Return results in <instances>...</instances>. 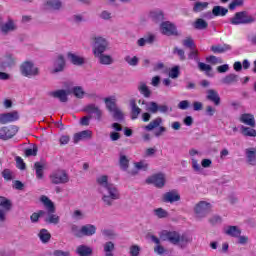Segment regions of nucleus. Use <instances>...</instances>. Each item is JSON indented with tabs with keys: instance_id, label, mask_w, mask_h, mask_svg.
<instances>
[{
	"instance_id": "obj_1",
	"label": "nucleus",
	"mask_w": 256,
	"mask_h": 256,
	"mask_svg": "<svg viewBox=\"0 0 256 256\" xmlns=\"http://www.w3.org/2000/svg\"><path fill=\"white\" fill-rule=\"evenodd\" d=\"M96 183L100 186V193L102 195V201L108 207L113 205V201H117L119 199L120 194L119 190L115 185L109 183V176L102 175L96 179Z\"/></svg>"
},
{
	"instance_id": "obj_27",
	"label": "nucleus",
	"mask_w": 256,
	"mask_h": 256,
	"mask_svg": "<svg viewBox=\"0 0 256 256\" xmlns=\"http://www.w3.org/2000/svg\"><path fill=\"white\" fill-rule=\"evenodd\" d=\"M98 59L100 65H113V57L111 55L99 54L94 56Z\"/></svg>"
},
{
	"instance_id": "obj_62",
	"label": "nucleus",
	"mask_w": 256,
	"mask_h": 256,
	"mask_svg": "<svg viewBox=\"0 0 256 256\" xmlns=\"http://www.w3.org/2000/svg\"><path fill=\"white\" fill-rule=\"evenodd\" d=\"M71 232L73 233V235H75V237H81V230H79V226L72 224L71 226Z\"/></svg>"
},
{
	"instance_id": "obj_10",
	"label": "nucleus",
	"mask_w": 256,
	"mask_h": 256,
	"mask_svg": "<svg viewBox=\"0 0 256 256\" xmlns=\"http://www.w3.org/2000/svg\"><path fill=\"white\" fill-rule=\"evenodd\" d=\"M146 183H152L154 187L163 189L165 187V174H155L146 180Z\"/></svg>"
},
{
	"instance_id": "obj_38",
	"label": "nucleus",
	"mask_w": 256,
	"mask_h": 256,
	"mask_svg": "<svg viewBox=\"0 0 256 256\" xmlns=\"http://www.w3.org/2000/svg\"><path fill=\"white\" fill-rule=\"evenodd\" d=\"M34 169L36 171L37 179H43V171L45 169V164L41 162H35Z\"/></svg>"
},
{
	"instance_id": "obj_24",
	"label": "nucleus",
	"mask_w": 256,
	"mask_h": 256,
	"mask_svg": "<svg viewBox=\"0 0 256 256\" xmlns=\"http://www.w3.org/2000/svg\"><path fill=\"white\" fill-rule=\"evenodd\" d=\"M130 107H131L130 117L133 121H135V119H138L139 115H141V108L137 106V102H135V100L130 101Z\"/></svg>"
},
{
	"instance_id": "obj_46",
	"label": "nucleus",
	"mask_w": 256,
	"mask_h": 256,
	"mask_svg": "<svg viewBox=\"0 0 256 256\" xmlns=\"http://www.w3.org/2000/svg\"><path fill=\"white\" fill-rule=\"evenodd\" d=\"M72 93L77 97V99H83V96L85 95V91H83V87L81 86H75L72 89Z\"/></svg>"
},
{
	"instance_id": "obj_34",
	"label": "nucleus",
	"mask_w": 256,
	"mask_h": 256,
	"mask_svg": "<svg viewBox=\"0 0 256 256\" xmlns=\"http://www.w3.org/2000/svg\"><path fill=\"white\" fill-rule=\"evenodd\" d=\"M129 161L130 160L127 156H125L123 153H120L119 165L122 171H127V169H129Z\"/></svg>"
},
{
	"instance_id": "obj_7",
	"label": "nucleus",
	"mask_w": 256,
	"mask_h": 256,
	"mask_svg": "<svg viewBox=\"0 0 256 256\" xmlns=\"http://www.w3.org/2000/svg\"><path fill=\"white\" fill-rule=\"evenodd\" d=\"M11 207H13L11 200L0 196V225L7 221V213L11 211Z\"/></svg>"
},
{
	"instance_id": "obj_15",
	"label": "nucleus",
	"mask_w": 256,
	"mask_h": 256,
	"mask_svg": "<svg viewBox=\"0 0 256 256\" xmlns=\"http://www.w3.org/2000/svg\"><path fill=\"white\" fill-rule=\"evenodd\" d=\"M13 31H17V24L11 18H8L6 22H4L2 26L1 33L3 35H9V33H13Z\"/></svg>"
},
{
	"instance_id": "obj_28",
	"label": "nucleus",
	"mask_w": 256,
	"mask_h": 256,
	"mask_svg": "<svg viewBox=\"0 0 256 256\" xmlns=\"http://www.w3.org/2000/svg\"><path fill=\"white\" fill-rule=\"evenodd\" d=\"M211 51L214 53H227V51H231V45L229 44H217L211 46Z\"/></svg>"
},
{
	"instance_id": "obj_3",
	"label": "nucleus",
	"mask_w": 256,
	"mask_h": 256,
	"mask_svg": "<svg viewBox=\"0 0 256 256\" xmlns=\"http://www.w3.org/2000/svg\"><path fill=\"white\" fill-rule=\"evenodd\" d=\"M40 201L46 207V210L49 214V217L45 218V222L52 225H58L60 218L58 215L53 214L55 213V204L53 203V201H51V199H49V197L45 195L41 196Z\"/></svg>"
},
{
	"instance_id": "obj_49",
	"label": "nucleus",
	"mask_w": 256,
	"mask_h": 256,
	"mask_svg": "<svg viewBox=\"0 0 256 256\" xmlns=\"http://www.w3.org/2000/svg\"><path fill=\"white\" fill-rule=\"evenodd\" d=\"M206 61L208 63H211L212 65H219L221 63H223V59L218 58L217 56H209L206 58Z\"/></svg>"
},
{
	"instance_id": "obj_60",
	"label": "nucleus",
	"mask_w": 256,
	"mask_h": 256,
	"mask_svg": "<svg viewBox=\"0 0 256 256\" xmlns=\"http://www.w3.org/2000/svg\"><path fill=\"white\" fill-rule=\"evenodd\" d=\"M151 17L154 19V21H163V12H151Z\"/></svg>"
},
{
	"instance_id": "obj_9",
	"label": "nucleus",
	"mask_w": 256,
	"mask_h": 256,
	"mask_svg": "<svg viewBox=\"0 0 256 256\" xmlns=\"http://www.w3.org/2000/svg\"><path fill=\"white\" fill-rule=\"evenodd\" d=\"M194 211L198 219H203V217H207V215L211 213V204L205 201H201L196 205Z\"/></svg>"
},
{
	"instance_id": "obj_36",
	"label": "nucleus",
	"mask_w": 256,
	"mask_h": 256,
	"mask_svg": "<svg viewBox=\"0 0 256 256\" xmlns=\"http://www.w3.org/2000/svg\"><path fill=\"white\" fill-rule=\"evenodd\" d=\"M38 237L42 243H49V241H51V233H49L47 229H41Z\"/></svg>"
},
{
	"instance_id": "obj_26",
	"label": "nucleus",
	"mask_w": 256,
	"mask_h": 256,
	"mask_svg": "<svg viewBox=\"0 0 256 256\" xmlns=\"http://www.w3.org/2000/svg\"><path fill=\"white\" fill-rule=\"evenodd\" d=\"M67 57H68L70 63H72L73 65H84V63H85V58L78 56L74 53L69 52L67 54Z\"/></svg>"
},
{
	"instance_id": "obj_58",
	"label": "nucleus",
	"mask_w": 256,
	"mask_h": 256,
	"mask_svg": "<svg viewBox=\"0 0 256 256\" xmlns=\"http://www.w3.org/2000/svg\"><path fill=\"white\" fill-rule=\"evenodd\" d=\"M73 219L76 221H81V219H85V214L81 210H75L72 214Z\"/></svg>"
},
{
	"instance_id": "obj_39",
	"label": "nucleus",
	"mask_w": 256,
	"mask_h": 256,
	"mask_svg": "<svg viewBox=\"0 0 256 256\" xmlns=\"http://www.w3.org/2000/svg\"><path fill=\"white\" fill-rule=\"evenodd\" d=\"M198 69L200 71H204L207 77H213V74H211V71H213L211 65L205 64L203 62H198Z\"/></svg>"
},
{
	"instance_id": "obj_40",
	"label": "nucleus",
	"mask_w": 256,
	"mask_h": 256,
	"mask_svg": "<svg viewBox=\"0 0 256 256\" xmlns=\"http://www.w3.org/2000/svg\"><path fill=\"white\" fill-rule=\"evenodd\" d=\"M146 111H148L149 113L155 114V113H159V104H157V102H148L146 103Z\"/></svg>"
},
{
	"instance_id": "obj_48",
	"label": "nucleus",
	"mask_w": 256,
	"mask_h": 256,
	"mask_svg": "<svg viewBox=\"0 0 256 256\" xmlns=\"http://www.w3.org/2000/svg\"><path fill=\"white\" fill-rule=\"evenodd\" d=\"M130 256H139L141 255V247L139 245H132L129 249Z\"/></svg>"
},
{
	"instance_id": "obj_21",
	"label": "nucleus",
	"mask_w": 256,
	"mask_h": 256,
	"mask_svg": "<svg viewBox=\"0 0 256 256\" xmlns=\"http://www.w3.org/2000/svg\"><path fill=\"white\" fill-rule=\"evenodd\" d=\"M80 233L85 237H91L97 233V227L93 224H86L81 227Z\"/></svg>"
},
{
	"instance_id": "obj_47",
	"label": "nucleus",
	"mask_w": 256,
	"mask_h": 256,
	"mask_svg": "<svg viewBox=\"0 0 256 256\" xmlns=\"http://www.w3.org/2000/svg\"><path fill=\"white\" fill-rule=\"evenodd\" d=\"M124 61H126L128 65H131V67H137V65H139V58H137V56H125Z\"/></svg>"
},
{
	"instance_id": "obj_22",
	"label": "nucleus",
	"mask_w": 256,
	"mask_h": 256,
	"mask_svg": "<svg viewBox=\"0 0 256 256\" xmlns=\"http://www.w3.org/2000/svg\"><path fill=\"white\" fill-rule=\"evenodd\" d=\"M240 122L249 127H255V116L251 113H244L240 116Z\"/></svg>"
},
{
	"instance_id": "obj_41",
	"label": "nucleus",
	"mask_w": 256,
	"mask_h": 256,
	"mask_svg": "<svg viewBox=\"0 0 256 256\" xmlns=\"http://www.w3.org/2000/svg\"><path fill=\"white\" fill-rule=\"evenodd\" d=\"M241 131L244 137H256V130L251 127L242 126Z\"/></svg>"
},
{
	"instance_id": "obj_59",
	"label": "nucleus",
	"mask_w": 256,
	"mask_h": 256,
	"mask_svg": "<svg viewBox=\"0 0 256 256\" xmlns=\"http://www.w3.org/2000/svg\"><path fill=\"white\" fill-rule=\"evenodd\" d=\"M184 47H187L188 49H195V42L191 38H187L183 40Z\"/></svg>"
},
{
	"instance_id": "obj_25",
	"label": "nucleus",
	"mask_w": 256,
	"mask_h": 256,
	"mask_svg": "<svg viewBox=\"0 0 256 256\" xmlns=\"http://www.w3.org/2000/svg\"><path fill=\"white\" fill-rule=\"evenodd\" d=\"M76 253L79 256H91L93 255V248L87 245H80L77 247Z\"/></svg>"
},
{
	"instance_id": "obj_53",
	"label": "nucleus",
	"mask_w": 256,
	"mask_h": 256,
	"mask_svg": "<svg viewBox=\"0 0 256 256\" xmlns=\"http://www.w3.org/2000/svg\"><path fill=\"white\" fill-rule=\"evenodd\" d=\"M2 177L6 180V181H12L13 180V172L9 169H4L2 171Z\"/></svg>"
},
{
	"instance_id": "obj_4",
	"label": "nucleus",
	"mask_w": 256,
	"mask_h": 256,
	"mask_svg": "<svg viewBox=\"0 0 256 256\" xmlns=\"http://www.w3.org/2000/svg\"><path fill=\"white\" fill-rule=\"evenodd\" d=\"M255 21L256 18L247 11L237 12L234 17L230 19L232 25H251V23H255Z\"/></svg>"
},
{
	"instance_id": "obj_37",
	"label": "nucleus",
	"mask_w": 256,
	"mask_h": 256,
	"mask_svg": "<svg viewBox=\"0 0 256 256\" xmlns=\"http://www.w3.org/2000/svg\"><path fill=\"white\" fill-rule=\"evenodd\" d=\"M89 137H91V131L83 130L74 135V143H77V142L81 141V139H87Z\"/></svg>"
},
{
	"instance_id": "obj_42",
	"label": "nucleus",
	"mask_w": 256,
	"mask_h": 256,
	"mask_svg": "<svg viewBox=\"0 0 256 256\" xmlns=\"http://www.w3.org/2000/svg\"><path fill=\"white\" fill-rule=\"evenodd\" d=\"M111 113L115 121H123V119H125V114H123V111H121L119 108L112 110Z\"/></svg>"
},
{
	"instance_id": "obj_18",
	"label": "nucleus",
	"mask_w": 256,
	"mask_h": 256,
	"mask_svg": "<svg viewBox=\"0 0 256 256\" xmlns=\"http://www.w3.org/2000/svg\"><path fill=\"white\" fill-rule=\"evenodd\" d=\"M161 31L163 35H177V28L170 22H163L161 24Z\"/></svg>"
},
{
	"instance_id": "obj_16",
	"label": "nucleus",
	"mask_w": 256,
	"mask_h": 256,
	"mask_svg": "<svg viewBox=\"0 0 256 256\" xmlns=\"http://www.w3.org/2000/svg\"><path fill=\"white\" fill-rule=\"evenodd\" d=\"M206 93L207 101H211V103H214L216 107H219V105H221V96H219V93L216 90L208 89Z\"/></svg>"
},
{
	"instance_id": "obj_54",
	"label": "nucleus",
	"mask_w": 256,
	"mask_h": 256,
	"mask_svg": "<svg viewBox=\"0 0 256 256\" xmlns=\"http://www.w3.org/2000/svg\"><path fill=\"white\" fill-rule=\"evenodd\" d=\"M191 161H192L193 171H195V173H201L202 168H201V165L199 164V162H197V159L191 158Z\"/></svg>"
},
{
	"instance_id": "obj_20",
	"label": "nucleus",
	"mask_w": 256,
	"mask_h": 256,
	"mask_svg": "<svg viewBox=\"0 0 256 256\" xmlns=\"http://www.w3.org/2000/svg\"><path fill=\"white\" fill-rule=\"evenodd\" d=\"M223 85H237L239 83V75L230 73L221 79Z\"/></svg>"
},
{
	"instance_id": "obj_13",
	"label": "nucleus",
	"mask_w": 256,
	"mask_h": 256,
	"mask_svg": "<svg viewBox=\"0 0 256 256\" xmlns=\"http://www.w3.org/2000/svg\"><path fill=\"white\" fill-rule=\"evenodd\" d=\"M54 69L51 70L52 74L61 73L65 70V57L63 55H58V57L54 60L53 64Z\"/></svg>"
},
{
	"instance_id": "obj_52",
	"label": "nucleus",
	"mask_w": 256,
	"mask_h": 256,
	"mask_svg": "<svg viewBox=\"0 0 256 256\" xmlns=\"http://www.w3.org/2000/svg\"><path fill=\"white\" fill-rule=\"evenodd\" d=\"M180 74L179 66H174L169 72V77H171V79H177Z\"/></svg>"
},
{
	"instance_id": "obj_45",
	"label": "nucleus",
	"mask_w": 256,
	"mask_h": 256,
	"mask_svg": "<svg viewBox=\"0 0 256 256\" xmlns=\"http://www.w3.org/2000/svg\"><path fill=\"white\" fill-rule=\"evenodd\" d=\"M154 215H156V217H158V219H165V218L169 217V212H167L163 208H157V209H154Z\"/></svg>"
},
{
	"instance_id": "obj_12",
	"label": "nucleus",
	"mask_w": 256,
	"mask_h": 256,
	"mask_svg": "<svg viewBox=\"0 0 256 256\" xmlns=\"http://www.w3.org/2000/svg\"><path fill=\"white\" fill-rule=\"evenodd\" d=\"M85 113H89V115H96L95 119L98 121H102L103 119V111L99 109V107L95 104H89L84 108Z\"/></svg>"
},
{
	"instance_id": "obj_33",
	"label": "nucleus",
	"mask_w": 256,
	"mask_h": 256,
	"mask_svg": "<svg viewBox=\"0 0 256 256\" xmlns=\"http://www.w3.org/2000/svg\"><path fill=\"white\" fill-rule=\"evenodd\" d=\"M212 11L214 17H225V15L229 13V10L227 8H224L223 6H214Z\"/></svg>"
},
{
	"instance_id": "obj_56",
	"label": "nucleus",
	"mask_w": 256,
	"mask_h": 256,
	"mask_svg": "<svg viewBox=\"0 0 256 256\" xmlns=\"http://www.w3.org/2000/svg\"><path fill=\"white\" fill-rule=\"evenodd\" d=\"M199 52L197 50H195V48L191 49L189 55H188V59H194V61H196V63H199Z\"/></svg>"
},
{
	"instance_id": "obj_19",
	"label": "nucleus",
	"mask_w": 256,
	"mask_h": 256,
	"mask_svg": "<svg viewBox=\"0 0 256 256\" xmlns=\"http://www.w3.org/2000/svg\"><path fill=\"white\" fill-rule=\"evenodd\" d=\"M246 161L248 165H256V147L245 149Z\"/></svg>"
},
{
	"instance_id": "obj_11",
	"label": "nucleus",
	"mask_w": 256,
	"mask_h": 256,
	"mask_svg": "<svg viewBox=\"0 0 256 256\" xmlns=\"http://www.w3.org/2000/svg\"><path fill=\"white\" fill-rule=\"evenodd\" d=\"M19 119V113L17 111L0 114L1 125H7V123H13Z\"/></svg>"
},
{
	"instance_id": "obj_5",
	"label": "nucleus",
	"mask_w": 256,
	"mask_h": 256,
	"mask_svg": "<svg viewBox=\"0 0 256 256\" xmlns=\"http://www.w3.org/2000/svg\"><path fill=\"white\" fill-rule=\"evenodd\" d=\"M20 73L24 77H37V75H39V68L35 67L32 61H25L20 66Z\"/></svg>"
},
{
	"instance_id": "obj_35",
	"label": "nucleus",
	"mask_w": 256,
	"mask_h": 256,
	"mask_svg": "<svg viewBox=\"0 0 256 256\" xmlns=\"http://www.w3.org/2000/svg\"><path fill=\"white\" fill-rule=\"evenodd\" d=\"M194 29H198L199 31H203L209 27V23L203 20V18H198L193 24Z\"/></svg>"
},
{
	"instance_id": "obj_29",
	"label": "nucleus",
	"mask_w": 256,
	"mask_h": 256,
	"mask_svg": "<svg viewBox=\"0 0 256 256\" xmlns=\"http://www.w3.org/2000/svg\"><path fill=\"white\" fill-rule=\"evenodd\" d=\"M4 131L6 132V137L9 141V139H13L19 131V128L17 126H4Z\"/></svg>"
},
{
	"instance_id": "obj_8",
	"label": "nucleus",
	"mask_w": 256,
	"mask_h": 256,
	"mask_svg": "<svg viewBox=\"0 0 256 256\" xmlns=\"http://www.w3.org/2000/svg\"><path fill=\"white\" fill-rule=\"evenodd\" d=\"M50 181L53 185H64L69 183V175L65 170H58L50 175Z\"/></svg>"
},
{
	"instance_id": "obj_64",
	"label": "nucleus",
	"mask_w": 256,
	"mask_h": 256,
	"mask_svg": "<svg viewBox=\"0 0 256 256\" xmlns=\"http://www.w3.org/2000/svg\"><path fill=\"white\" fill-rule=\"evenodd\" d=\"M189 105L190 104L188 100H182L181 102H179L178 107L185 111L186 109H189Z\"/></svg>"
},
{
	"instance_id": "obj_55",
	"label": "nucleus",
	"mask_w": 256,
	"mask_h": 256,
	"mask_svg": "<svg viewBox=\"0 0 256 256\" xmlns=\"http://www.w3.org/2000/svg\"><path fill=\"white\" fill-rule=\"evenodd\" d=\"M104 251L105 253H113V251H115V244H113V242H106L104 244Z\"/></svg>"
},
{
	"instance_id": "obj_63",
	"label": "nucleus",
	"mask_w": 256,
	"mask_h": 256,
	"mask_svg": "<svg viewBox=\"0 0 256 256\" xmlns=\"http://www.w3.org/2000/svg\"><path fill=\"white\" fill-rule=\"evenodd\" d=\"M217 109H215L213 106L208 105L206 106V115H208V117H213V115H215Z\"/></svg>"
},
{
	"instance_id": "obj_17",
	"label": "nucleus",
	"mask_w": 256,
	"mask_h": 256,
	"mask_svg": "<svg viewBox=\"0 0 256 256\" xmlns=\"http://www.w3.org/2000/svg\"><path fill=\"white\" fill-rule=\"evenodd\" d=\"M164 203H175L176 201H181V195L175 190L167 192L163 195Z\"/></svg>"
},
{
	"instance_id": "obj_2",
	"label": "nucleus",
	"mask_w": 256,
	"mask_h": 256,
	"mask_svg": "<svg viewBox=\"0 0 256 256\" xmlns=\"http://www.w3.org/2000/svg\"><path fill=\"white\" fill-rule=\"evenodd\" d=\"M160 239L168 241L172 245H177L180 249H185L193 241L191 235L183 233L182 235L177 231L162 230L160 232Z\"/></svg>"
},
{
	"instance_id": "obj_30",
	"label": "nucleus",
	"mask_w": 256,
	"mask_h": 256,
	"mask_svg": "<svg viewBox=\"0 0 256 256\" xmlns=\"http://www.w3.org/2000/svg\"><path fill=\"white\" fill-rule=\"evenodd\" d=\"M224 233L229 237H239L241 235V229H239L237 226H228L224 230Z\"/></svg>"
},
{
	"instance_id": "obj_51",
	"label": "nucleus",
	"mask_w": 256,
	"mask_h": 256,
	"mask_svg": "<svg viewBox=\"0 0 256 256\" xmlns=\"http://www.w3.org/2000/svg\"><path fill=\"white\" fill-rule=\"evenodd\" d=\"M16 167L21 171H25L27 169V166L25 165L23 158H21L20 156L16 157Z\"/></svg>"
},
{
	"instance_id": "obj_6",
	"label": "nucleus",
	"mask_w": 256,
	"mask_h": 256,
	"mask_svg": "<svg viewBox=\"0 0 256 256\" xmlns=\"http://www.w3.org/2000/svg\"><path fill=\"white\" fill-rule=\"evenodd\" d=\"M92 49L94 57L97 55H101L102 53H105L107 49H109V42L103 37H96L94 38V44Z\"/></svg>"
},
{
	"instance_id": "obj_43",
	"label": "nucleus",
	"mask_w": 256,
	"mask_h": 256,
	"mask_svg": "<svg viewBox=\"0 0 256 256\" xmlns=\"http://www.w3.org/2000/svg\"><path fill=\"white\" fill-rule=\"evenodd\" d=\"M209 7V3L207 2H196L193 7L194 13H201L203 9H207Z\"/></svg>"
},
{
	"instance_id": "obj_23",
	"label": "nucleus",
	"mask_w": 256,
	"mask_h": 256,
	"mask_svg": "<svg viewBox=\"0 0 256 256\" xmlns=\"http://www.w3.org/2000/svg\"><path fill=\"white\" fill-rule=\"evenodd\" d=\"M63 7V3L59 0H48L44 4V8L50 11H59Z\"/></svg>"
},
{
	"instance_id": "obj_32",
	"label": "nucleus",
	"mask_w": 256,
	"mask_h": 256,
	"mask_svg": "<svg viewBox=\"0 0 256 256\" xmlns=\"http://www.w3.org/2000/svg\"><path fill=\"white\" fill-rule=\"evenodd\" d=\"M163 123L162 117H157L156 119L152 120L148 125L145 126L146 131H153V129H157L159 125Z\"/></svg>"
},
{
	"instance_id": "obj_50",
	"label": "nucleus",
	"mask_w": 256,
	"mask_h": 256,
	"mask_svg": "<svg viewBox=\"0 0 256 256\" xmlns=\"http://www.w3.org/2000/svg\"><path fill=\"white\" fill-rule=\"evenodd\" d=\"M37 151H38L37 146H33V148H27L25 150V155L26 157H37Z\"/></svg>"
},
{
	"instance_id": "obj_31",
	"label": "nucleus",
	"mask_w": 256,
	"mask_h": 256,
	"mask_svg": "<svg viewBox=\"0 0 256 256\" xmlns=\"http://www.w3.org/2000/svg\"><path fill=\"white\" fill-rule=\"evenodd\" d=\"M138 91L141 93V95H143V97H146L147 99L151 97V90L149 89V86L144 82L139 83Z\"/></svg>"
},
{
	"instance_id": "obj_14",
	"label": "nucleus",
	"mask_w": 256,
	"mask_h": 256,
	"mask_svg": "<svg viewBox=\"0 0 256 256\" xmlns=\"http://www.w3.org/2000/svg\"><path fill=\"white\" fill-rule=\"evenodd\" d=\"M49 95L54 99H59L60 103H67V101H69V97L67 96L69 95V92H67V90L64 89L52 91L49 93Z\"/></svg>"
},
{
	"instance_id": "obj_61",
	"label": "nucleus",
	"mask_w": 256,
	"mask_h": 256,
	"mask_svg": "<svg viewBox=\"0 0 256 256\" xmlns=\"http://www.w3.org/2000/svg\"><path fill=\"white\" fill-rule=\"evenodd\" d=\"M53 256H71V252L63 250H54L52 253Z\"/></svg>"
},
{
	"instance_id": "obj_44",
	"label": "nucleus",
	"mask_w": 256,
	"mask_h": 256,
	"mask_svg": "<svg viewBox=\"0 0 256 256\" xmlns=\"http://www.w3.org/2000/svg\"><path fill=\"white\" fill-rule=\"evenodd\" d=\"M104 102L106 104V109L111 113L114 111V109H117V104L115 103V100L111 98H105Z\"/></svg>"
},
{
	"instance_id": "obj_57",
	"label": "nucleus",
	"mask_w": 256,
	"mask_h": 256,
	"mask_svg": "<svg viewBox=\"0 0 256 256\" xmlns=\"http://www.w3.org/2000/svg\"><path fill=\"white\" fill-rule=\"evenodd\" d=\"M12 188L16 189L17 191H23V189H25V184L19 180H15L12 184Z\"/></svg>"
}]
</instances>
